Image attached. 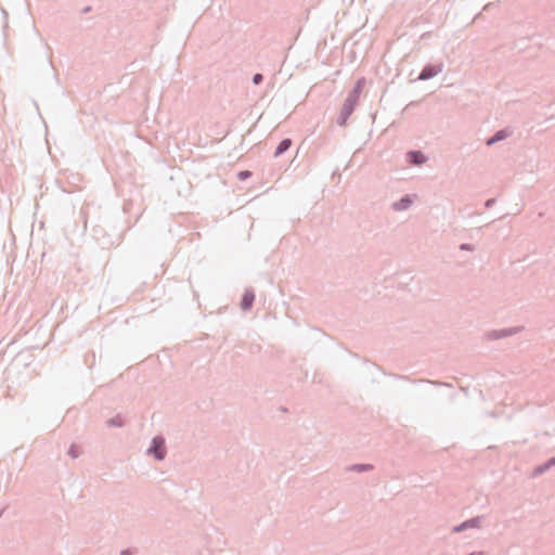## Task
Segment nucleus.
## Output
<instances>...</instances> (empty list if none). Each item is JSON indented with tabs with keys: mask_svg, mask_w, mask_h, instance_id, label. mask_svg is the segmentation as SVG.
I'll use <instances>...</instances> for the list:
<instances>
[{
	"mask_svg": "<svg viewBox=\"0 0 555 555\" xmlns=\"http://www.w3.org/2000/svg\"><path fill=\"white\" fill-rule=\"evenodd\" d=\"M356 106H357V103H354L348 99H345L343 106L340 108V113L336 120L338 126L344 127L347 125V121H348L349 117L352 115V113L354 112Z\"/></svg>",
	"mask_w": 555,
	"mask_h": 555,
	"instance_id": "1",
	"label": "nucleus"
},
{
	"mask_svg": "<svg viewBox=\"0 0 555 555\" xmlns=\"http://www.w3.org/2000/svg\"><path fill=\"white\" fill-rule=\"evenodd\" d=\"M306 343L326 345L330 337L321 330L311 327L305 333Z\"/></svg>",
	"mask_w": 555,
	"mask_h": 555,
	"instance_id": "2",
	"label": "nucleus"
},
{
	"mask_svg": "<svg viewBox=\"0 0 555 555\" xmlns=\"http://www.w3.org/2000/svg\"><path fill=\"white\" fill-rule=\"evenodd\" d=\"M443 65L439 64H426L421 73L418 74L416 80L425 81L436 77L439 73L442 72Z\"/></svg>",
	"mask_w": 555,
	"mask_h": 555,
	"instance_id": "3",
	"label": "nucleus"
},
{
	"mask_svg": "<svg viewBox=\"0 0 555 555\" xmlns=\"http://www.w3.org/2000/svg\"><path fill=\"white\" fill-rule=\"evenodd\" d=\"M405 160L409 165L421 166L428 160V157L421 150H410L405 154Z\"/></svg>",
	"mask_w": 555,
	"mask_h": 555,
	"instance_id": "4",
	"label": "nucleus"
},
{
	"mask_svg": "<svg viewBox=\"0 0 555 555\" xmlns=\"http://www.w3.org/2000/svg\"><path fill=\"white\" fill-rule=\"evenodd\" d=\"M522 328H524L522 326H516V327H511V328L493 330L490 332L488 331L487 337H488V340L500 339L503 337L515 335V334L519 333L520 331H522Z\"/></svg>",
	"mask_w": 555,
	"mask_h": 555,
	"instance_id": "5",
	"label": "nucleus"
},
{
	"mask_svg": "<svg viewBox=\"0 0 555 555\" xmlns=\"http://www.w3.org/2000/svg\"><path fill=\"white\" fill-rule=\"evenodd\" d=\"M364 85H365V78L364 77H361L360 79H358L356 81L354 86L352 87V89L348 92L346 99H348V100H350V101H352V102L358 104L360 95H361V93L363 91Z\"/></svg>",
	"mask_w": 555,
	"mask_h": 555,
	"instance_id": "6",
	"label": "nucleus"
},
{
	"mask_svg": "<svg viewBox=\"0 0 555 555\" xmlns=\"http://www.w3.org/2000/svg\"><path fill=\"white\" fill-rule=\"evenodd\" d=\"M413 198L411 195H403L400 199L392 203L391 208L396 211H403L411 207Z\"/></svg>",
	"mask_w": 555,
	"mask_h": 555,
	"instance_id": "7",
	"label": "nucleus"
},
{
	"mask_svg": "<svg viewBox=\"0 0 555 555\" xmlns=\"http://www.w3.org/2000/svg\"><path fill=\"white\" fill-rule=\"evenodd\" d=\"M151 453H154L156 459L163 460L165 456L164 439L156 437L153 439V446L150 449Z\"/></svg>",
	"mask_w": 555,
	"mask_h": 555,
	"instance_id": "8",
	"label": "nucleus"
},
{
	"mask_svg": "<svg viewBox=\"0 0 555 555\" xmlns=\"http://www.w3.org/2000/svg\"><path fill=\"white\" fill-rule=\"evenodd\" d=\"M255 301V294L251 289H245L242 300L241 308L244 311L250 310Z\"/></svg>",
	"mask_w": 555,
	"mask_h": 555,
	"instance_id": "9",
	"label": "nucleus"
},
{
	"mask_svg": "<svg viewBox=\"0 0 555 555\" xmlns=\"http://www.w3.org/2000/svg\"><path fill=\"white\" fill-rule=\"evenodd\" d=\"M511 134L512 131L507 128L499 130L493 137L488 139V146L508 138Z\"/></svg>",
	"mask_w": 555,
	"mask_h": 555,
	"instance_id": "10",
	"label": "nucleus"
},
{
	"mask_svg": "<svg viewBox=\"0 0 555 555\" xmlns=\"http://www.w3.org/2000/svg\"><path fill=\"white\" fill-rule=\"evenodd\" d=\"M291 146H292L291 139L285 138L283 140H281L274 151V157H279V156L283 155L286 151L289 150Z\"/></svg>",
	"mask_w": 555,
	"mask_h": 555,
	"instance_id": "11",
	"label": "nucleus"
},
{
	"mask_svg": "<svg viewBox=\"0 0 555 555\" xmlns=\"http://www.w3.org/2000/svg\"><path fill=\"white\" fill-rule=\"evenodd\" d=\"M251 177V172L249 170H241L237 172V179L241 181H245Z\"/></svg>",
	"mask_w": 555,
	"mask_h": 555,
	"instance_id": "12",
	"label": "nucleus"
},
{
	"mask_svg": "<svg viewBox=\"0 0 555 555\" xmlns=\"http://www.w3.org/2000/svg\"><path fill=\"white\" fill-rule=\"evenodd\" d=\"M476 526V521L475 520H469L467 522H464L463 525H461L460 527H455L454 528V531H461L467 527H475Z\"/></svg>",
	"mask_w": 555,
	"mask_h": 555,
	"instance_id": "13",
	"label": "nucleus"
},
{
	"mask_svg": "<svg viewBox=\"0 0 555 555\" xmlns=\"http://www.w3.org/2000/svg\"><path fill=\"white\" fill-rule=\"evenodd\" d=\"M251 81L254 85H260L263 81V75L260 73H256L253 76Z\"/></svg>",
	"mask_w": 555,
	"mask_h": 555,
	"instance_id": "14",
	"label": "nucleus"
},
{
	"mask_svg": "<svg viewBox=\"0 0 555 555\" xmlns=\"http://www.w3.org/2000/svg\"><path fill=\"white\" fill-rule=\"evenodd\" d=\"M80 217L83 221L85 228H87L88 219H87V208H81L80 210Z\"/></svg>",
	"mask_w": 555,
	"mask_h": 555,
	"instance_id": "15",
	"label": "nucleus"
},
{
	"mask_svg": "<svg viewBox=\"0 0 555 555\" xmlns=\"http://www.w3.org/2000/svg\"><path fill=\"white\" fill-rule=\"evenodd\" d=\"M460 249L461 250H473L474 246L472 244H468V243H463V244L460 245Z\"/></svg>",
	"mask_w": 555,
	"mask_h": 555,
	"instance_id": "16",
	"label": "nucleus"
},
{
	"mask_svg": "<svg viewBox=\"0 0 555 555\" xmlns=\"http://www.w3.org/2000/svg\"><path fill=\"white\" fill-rule=\"evenodd\" d=\"M90 11H91V8H90V7H87V8H85V9L82 10V13H88V12H90Z\"/></svg>",
	"mask_w": 555,
	"mask_h": 555,
	"instance_id": "17",
	"label": "nucleus"
},
{
	"mask_svg": "<svg viewBox=\"0 0 555 555\" xmlns=\"http://www.w3.org/2000/svg\"><path fill=\"white\" fill-rule=\"evenodd\" d=\"M492 203H493L492 199H488V202H487L488 208L492 205Z\"/></svg>",
	"mask_w": 555,
	"mask_h": 555,
	"instance_id": "18",
	"label": "nucleus"
}]
</instances>
